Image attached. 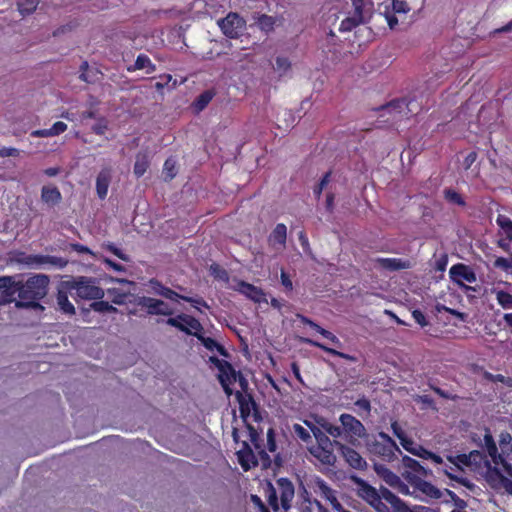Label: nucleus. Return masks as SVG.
Here are the masks:
<instances>
[{"label":"nucleus","mask_w":512,"mask_h":512,"mask_svg":"<svg viewBox=\"0 0 512 512\" xmlns=\"http://www.w3.org/2000/svg\"><path fill=\"white\" fill-rule=\"evenodd\" d=\"M406 109H408V102L406 99L398 98L391 100L390 102L376 108L375 110L380 113V118L387 116V118L382 122L388 123L389 125H394L407 115Z\"/></svg>","instance_id":"6e6552de"},{"label":"nucleus","mask_w":512,"mask_h":512,"mask_svg":"<svg viewBox=\"0 0 512 512\" xmlns=\"http://www.w3.org/2000/svg\"><path fill=\"white\" fill-rule=\"evenodd\" d=\"M315 483L321 497L327 500L333 509L340 512L343 507L338 501L335 490H333L323 479L318 478Z\"/></svg>","instance_id":"b1692460"},{"label":"nucleus","mask_w":512,"mask_h":512,"mask_svg":"<svg viewBox=\"0 0 512 512\" xmlns=\"http://www.w3.org/2000/svg\"><path fill=\"white\" fill-rule=\"evenodd\" d=\"M287 227L283 223H278L268 236V244L276 250H282L286 246Z\"/></svg>","instance_id":"aec40b11"},{"label":"nucleus","mask_w":512,"mask_h":512,"mask_svg":"<svg viewBox=\"0 0 512 512\" xmlns=\"http://www.w3.org/2000/svg\"><path fill=\"white\" fill-rule=\"evenodd\" d=\"M148 286L150 291L156 295L162 296L171 301H178L180 294L176 291L172 290L169 287L164 286L159 280L156 278H152L148 281Z\"/></svg>","instance_id":"393cba45"},{"label":"nucleus","mask_w":512,"mask_h":512,"mask_svg":"<svg viewBox=\"0 0 512 512\" xmlns=\"http://www.w3.org/2000/svg\"><path fill=\"white\" fill-rule=\"evenodd\" d=\"M163 172L165 174L166 179H173L177 174L176 169V161L172 157L168 158L163 167Z\"/></svg>","instance_id":"5fc2aeb1"},{"label":"nucleus","mask_w":512,"mask_h":512,"mask_svg":"<svg viewBox=\"0 0 512 512\" xmlns=\"http://www.w3.org/2000/svg\"><path fill=\"white\" fill-rule=\"evenodd\" d=\"M444 195L446 200H448L451 203L457 204L459 206H464L466 204L463 197L455 190L446 189L444 191Z\"/></svg>","instance_id":"4d7b16f0"},{"label":"nucleus","mask_w":512,"mask_h":512,"mask_svg":"<svg viewBox=\"0 0 512 512\" xmlns=\"http://www.w3.org/2000/svg\"><path fill=\"white\" fill-rule=\"evenodd\" d=\"M166 324L172 327L177 328L181 332H184L187 335L195 336V333H202L203 326L198 319L195 317L181 313L176 317H170L166 320Z\"/></svg>","instance_id":"f8f14e48"},{"label":"nucleus","mask_w":512,"mask_h":512,"mask_svg":"<svg viewBox=\"0 0 512 512\" xmlns=\"http://www.w3.org/2000/svg\"><path fill=\"white\" fill-rule=\"evenodd\" d=\"M341 423L342 434L344 433L348 442L352 445L366 435L365 426L360 420L351 414L343 413L339 417Z\"/></svg>","instance_id":"1a4fd4ad"},{"label":"nucleus","mask_w":512,"mask_h":512,"mask_svg":"<svg viewBox=\"0 0 512 512\" xmlns=\"http://www.w3.org/2000/svg\"><path fill=\"white\" fill-rule=\"evenodd\" d=\"M357 483L359 485L358 494L363 500L377 512H390V508L381 501L380 490L378 491L362 479H359Z\"/></svg>","instance_id":"ddd939ff"},{"label":"nucleus","mask_w":512,"mask_h":512,"mask_svg":"<svg viewBox=\"0 0 512 512\" xmlns=\"http://www.w3.org/2000/svg\"><path fill=\"white\" fill-rule=\"evenodd\" d=\"M501 475H502V472L500 471V469L498 467L491 466L490 464H488L487 470L485 473V480L488 483V485L490 486V488H492L493 490H497V483H498V480L500 479Z\"/></svg>","instance_id":"c03bdc74"},{"label":"nucleus","mask_w":512,"mask_h":512,"mask_svg":"<svg viewBox=\"0 0 512 512\" xmlns=\"http://www.w3.org/2000/svg\"><path fill=\"white\" fill-rule=\"evenodd\" d=\"M502 489L509 495H512V480L507 478L503 474L501 475L500 479L498 480L496 491H500Z\"/></svg>","instance_id":"680f3d73"},{"label":"nucleus","mask_w":512,"mask_h":512,"mask_svg":"<svg viewBox=\"0 0 512 512\" xmlns=\"http://www.w3.org/2000/svg\"><path fill=\"white\" fill-rule=\"evenodd\" d=\"M210 362L213 363L219 370V382L222 385L225 393L230 396L233 391L230 387L233 383L237 381V371L233 368L231 363L226 360H221L216 356L210 357Z\"/></svg>","instance_id":"9d476101"},{"label":"nucleus","mask_w":512,"mask_h":512,"mask_svg":"<svg viewBox=\"0 0 512 512\" xmlns=\"http://www.w3.org/2000/svg\"><path fill=\"white\" fill-rule=\"evenodd\" d=\"M423 478L418 482L411 485L414 488V492H419L426 497L431 499H438L441 497V492L438 488H436L433 484L425 480Z\"/></svg>","instance_id":"2f4dec72"},{"label":"nucleus","mask_w":512,"mask_h":512,"mask_svg":"<svg viewBox=\"0 0 512 512\" xmlns=\"http://www.w3.org/2000/svg\"><path fill=\"white\" fill-rule=\"evenodd\" d=\"M493 265L495 268L505 272L512 271V258L498 257L495 259Z\"/></svg>","instance_id":"052dcab7"},{"label":"nucleus","mask_w":512,"mask_h":512,"mask_svg":"<svg viewBox=\"0 0 512 512\" xmlns=\"http://www.w3.org/2000/svg\"><path fill=\"white\" fill-rule=\"evenodd\" d=\"M239 286L240 292L255 302H260L262 297L264 296L263 291L260 288L254 286L253 284L241 281L239 283Z\"/></svg>","instance_id":"4c0bfd02"},{"label":"nucleus","mask_w":512,"mask_h":512,"mask_svg":"<svg viewBox=\"0 0 512 512\" xmlns=\"http://www.w3.org/2000/svg\"><path fill=\"white\" fill-rule=\"evenodd\" d=\"M375 263L382 269L398 271L410 268V262L400 258H376Z\"/></svg>","instance_id":"7c9ffc66"},{"label":"nucleus","mask_w":512,"mask_h":512,"mask_svg":"<svg viewBox=\"0 0 512 512\" xmlns=\"http://www.w3.org/2000/svg\"><path fill=\"white\" fill-rule=\"evenodd\" d=\"M146 69L147 74H151L156 70L155 64L152 63L151 59L146 54H139L135 60L134 66L129 67L128 71Z\"/></svg>","instance_id":"58836bf2"},{"label":"nucleus","mask_w":512,"mask_h":512,"mask_svg":"<svg viewBox=\"0 0 512 512\" xmlns=\"http://www.w3.org/2000/svg\"><path fill=\"white\" fill-rule=\"evenodd\" d=\"M266 496L269 506L277 512L281 507L285 512L292 507V501L295 496V487L293 483L285 477L276 480V487L268 483Z\"/></svg>","instance_id":"f03ea898"},{"label":"nucleus","mask_w":512,"mask_h":512,"mask_svg":"<svg viewBox=\"0 0 512 512\" xmlns=\"http://www.w3.org/2000/svg\"><path fill=\"white\" fill-rule=\"evenodd\" d=\"M49 283L45 274H33L26 279L22 275L2 276L0 305L14 301L17 295L16 307H40L39 302L47 295Z\"/></svg>","instance_id":"f257e3e1"},{"label":"nucleus","mask_w":512,"mask_h":512,"mask_svg":"<svg viewBox=\"0 0 512 512\" xmlns=\"http://www.w3.org/2000/svg\"><path fill=\"white\" fill-rule=\"evenodd\" d=\"M376 472L383 478V480L392 487L401 485V479L398 475L383 465H375Z\"/></svg>","instance_id":"ea45409f"},{"label":"nucleus","mask_w":512,"mask_h":512,"mask_svg":"<svg viewBox=\"0 0 512 512\" xmlns=\"http://www.w3.org/2000/svg\"><path fill=\"white\" fill-rule=\"evenodd\" d=\"M483 378L489 382H493V383L499 382L508 387H512V378L506 377L502 374H492L488 371H484Z\"/></svg>","instance_id":"3c124183"},{"label":"nucleus","mask_w":512,"mask_h":512,"mask_svg":"<svg viewBox=\"0 0 512 512\" xmlns=\"http://www.w3.org/2000/svg\"><path fill=\"white\" fill-rule=\"evenodd\" d=\"M402 465L404 468L402 476L410 485H413L423 478H427L431 474L429 469L407 455L402 457Z\"/></svg>","instance_id":"9b49d317"},{"label":"nucleus","mask_w":512,"mask_h":512,"mask_svg":"<svg viewBox=\"0 0 512 512\" xmlns=\"http://www.w3.org/2000/svg\"><path fill=\"white\" fill-rule=\"evenodd\" d=\"M257 24L262 30L270 31L273 30L275 19L272 16L262 14L259 16Z\"/></svg>","instance_id":"6e6d98bb"},{"label":"nucleus","mask_w":512,"mask_h":512,"mask_svg":"<svg viewBox=\"0 0 512 512\" xmlns=\"http://www.w3.org/2000/svg\"><path fill=\"white\" fill-rule=\"evenodd\" d=\"M139 305L146 308L147 313L150 315L169 316L173 314V310L169 307V305L160 299L152 297H142L139 300Z\"/></svg>","instance_id":"dca6fc26"},{"label":"nucleus","mask_w":512,"mask_h":512,"mask_svg":"<svg viewBox=\"0 0 512 512\" xmlns=\"http://www.w3.org/2000/svg\"><path fill=\"white\" fill-rule=\"evenodd\" d=\"M336 449L340 452L345 462L355 470H366L367 461L352 447L343 444L339 441H335Z\"/></svg>","instance_id":"4468645a"},{"label":"nucleus","mask_w":512,"mask_h":512,"mask_svg":"<svg viewBox=\"0 0 512 512\" xmlns=\"http://www.w3.org/2000/svg\"><path fill=\"white\" fill-rule=\"evenodd\" d=\"M484 442L488 455L491 457L493 463H497L496 460L502 456L498 453V448L491 434L487 433L484 435Z\"/></svg>","instance_id":"49530a36"},{"label":"nucleus","mask_w":512,"mask_h":512,"mask_svg":"<svg viewBox=\"0 0 512 512\" xmlns=\"http://www.w3.org/2000/svg\"><path fill=\"white\" fill-rule=\"evenodd\" d=\"M91 308L94 311L100 312V313L116 312L117 311V309L114 306H112L109 302L103 301L101 299H98L95 302H93L91 304Z\"/></svg>","instance_id":"864d4df0"},{"label":"nucleus","mask_w":512,"mask_h":512,"mask_svg":"<svg viewBox=\"0 0 512 512\" xmlns=\"http://www.w3.org/2000/svg\"><path fill=\"white\" fill-rule=\"evenodd\" d=\"M41 200L49 207H54L61 203L62 194L54 185H45L41 189Z\"/></svg>","instance_id":"bb28decb"},{"label":"nucleus","mask_w":512,"mask_h":512,"mask_svg":"<svg viewBox=\"0 0 512 512\" xmlns=\"http://www.w3.org/2000/svg\"><path fill=\"white\" fill-rule=\"evenodd\" d=\"M195 337L202 343V345L209 351L216 350L221 356H228L227 350L223 345L218 343L211 337H205L202 333H195Z\"/></svg>","instance_id":"f704fd0d"},{"label":"nucleus","mask_w":512,"mask_h":512,"mask_svg":"<svg viewBox=\"0 0 512 512\" xmlns=\"http://www.w3.org/2000/svg\"><path fill=\"white\" fill-rule=\"evenodd\" d=\"M104 248L111 252L112 254H114L116 257H118L119 259L123 260V261H129V256L126 255L125 253H123V251L121 249H119L118 247L115 246V244L113 243H107L105 244Z\"/></svg>","instance_id":"338daca9"},{"label":"nucleus","mask_w":512,"mask_h":512,"mask_svg":"<svg viewBox=\"0 0 512 512\" xmlns=\"http://www.w3.org/2000/svg\"><path fill=\"white\" fill-rule=\"evenodd\" d=\"M301 342L305 343V344H308L310 346L319 348V349L323 350L324 352H326V353H328V354H330L332 356H336V357L345 359V360L350 361V362H356L357 361V358L355 356L347 354V353H344V352H341V351H338V350H336L334 348L328 347L325 344H323L321 342H318L316 340H313V339H310V338H302Z\"/></svg>","instance_id":"cd10ccee"},{"label":"nucleus","mask_w":512,"mask_h":512,"mask_svg":"<svg viewBox=\"0 0 512 512\" xmlns=\"http://www.w3.org/2000/svg\"><path fill=\"white\" fill-rule=\"evenodd\" d=\"M292 64L288 57L286 56H277L275 58V64L273 65V69L278 73L280 77L286 75L291 70Z\"/></svg>","instance_id":"a18cd8bd"},{"label":"nucleus","mask_w":512,"mask_h":512,"mask_svg":"<svg viewBox=\"0 0 512 512\" xmlns=\"http://www.w3.org/2000/svg\"><path fill=\"white\" fill-rule=\"evenodd\" d=\"M149 167L148 156L145 153H138L134 163L133 172L137 178L143 176Z\"/></svg>","instance_id":"79ce46f5"},{"label":"nucleus","mask_w":512,"mask_h":512,"mask_svg":"<svg viewBox=\"0 0 512 512\" xmlns=\"http://www.w3.org/2000/svg\"><path fill=\"white\" fill-rule=\"evenodd\" d=\"M236 399L239 404V411L242 419L246 422L251 414V410H255V419L258 417L257 404L251 394H243L240 391L236 392Z\"/></svg>","instance_id":"a211bd4d"},{"label":"nucleus","mask_w":512,"mask_h":512,"mask_svg":"<svg viewBox=\"0 0 512 512\" xmlns=\"http://www.w3.org/2000/svg\"><path fill=\"white\" fill-rule=\"evenodd\" d=\"M402 447L412 455L425 460H431L435 465H440L443 463L441 456L427 450L411 438H408L407 441L403 443Z\"/></svg>","instance_id":"2eb2a0df"},{"label":"nucleus","mask_w":512,"mask_h":512,"mask_svg":"<svg viewBox=\"0 0 512 512\" xmlns=\"http://www.w3.org/2000/svg\"><path fill=\"white\" fill-rule=\"evenodd\" d=\"M352 5L354 8L353 14L357 16H362L363 20L366 21L369 16L372 8L373 1L372 0H352Z\"/></svg>","instance_id":"a19ab883"},{"label":"nucleus","mask_w":512,"mask_h":512,"mask_svg":"<svg viewBox=\"0 0 512 512\" xmlns=\"http://www.w3.org/2000/svg\"><path fill=\"white\" fill-rule=\"evenodd\" d=\"M209 271H210L211 275L217 279H220L223 281H228V279H229L228 272L224 268H222L219 264L213 263L210 266Z\"/></svg>","instance_id":"13d9d810"},{"label":"nucleus","mask_w":512,"mask_h":512,"mask_svg":"<svg viewBox=\"0 0 512 512\" xmlns=\"http://www.w3.org/2000/svg\"><path fill=\"white\" fill-rule=\"evenodd\" d=\"M15 261L28 267L50 265L58 269H63L68 264V260L63 257L42 254H26L24 252H19L15 257Z\"/></svg>","instance_id":"423d86ee"},{"label":"nucleus","mask_w":512,"mask_h":512,"mask_svg":"<svg viewBox=\"0 0 512 512\" xmlns=\"http://www.w3.org/2000/svg\"><path fill=\"white\" fill-rule=\"evenodd\" d=\"M313 437L315 442L308 446V452L320 464L326 467H333L336 464V455L334 448H336L335 441L331 440L321 429L313 430Z\"/></svg>","instance_id":"7ed1b4c3"},{"label":"nucleus","mask_w":512,"mask_h":512,"mask_svg":"<svg viewBox=\"0 0 512 512\" xmlns=\"http://www.w3.org/2000/svg\"><path fill=\"white\" fill-rule=\"evenodd\" d=\"M290 432L296 440L305 444L307 448H308V446H310L314 443L313 442L314 437H313L312 433L307 428L303 427L301 424H298V423L293 424L290 429Z\"/></svg>","instance_id":"473e14b6"},{"label":"nucleus","mask_w":512,"mask_h":512,"mask_svg":"<svg viewBox=\"0 0 512 512\" xmlns=\"http://www.w3.org/2000/svg\"><path fill=\"white\" fill-rule=\"evenodd\" d=\"M111 180H112L111 168H109V167L102 168L96 177V193L100 200L106 199Z\"/></svg>","instance_id":"412c9836"},{"label":"nucleus","mask_w":512,"mask_h":512,"mask_svg":"<svg viewBox=\"0 0 512 512\" xmlns=\"http://www.w3.org/2000/svg\"><path fill=\"white\" fill-rule=\"evenodd\" d=\"M409 10L410 7L405 0H392V11H389L388 7H386L385 11V18L390 29H394L398 24L395 14H406Z\"/></svg>","instance_id":"4be33fe9"},{"label":"nucleus","mask_w":512,"mask_h":512,"mask_svg":"<svg viewBox=\"0 0 512 512\" xmlns=\"http://www.w3.org/2000/svg\"><path fill=\"white\" fill-rule=\"evenodd\" d=\"M221 32L230 39H239L246 30V20L237 12H229L217 20Z\"/></svg>","instance_id":"0eeeda50"},{"label":"nucleus","mask_w":512,"mask_h":512,"mask_svg":"<svg viewBox=\"0 0 512 512\" xmlns=\"http://www.w3.org/2000/svg\"><path fill=\"white\" fill-rule=\"evenodd\" d=\"M216 92L214 89H207L203 91L201 94H199L196 99L193 101V108L195 111L200 112L203 111L208 104L212 101V99L215 97Z\"/></svg>","instance_id":"e433bc0d"},{"label":"nucleus","mask_w":512,"mask_h":512,"mask_svg":"<svg viewBox=\"0 0 512 512\" xmlns=\"http://www.w3.org/2000/svg\"><path fill=\"white\" fill-rule=\"evenodd\" d=\"M297 317L300 319V321L303 324L309 325L312 329H314L316 332L321 334L324 338L331 341V343L334 344L336 347H338V348L342 347V342L332 332L324 329L319 324H317L316 322H314L313 320H311L310 318H308L306 316L298 315Z\"/></svg>","instance_id":"c85d7f7f"},{"label":"nucleus","mask_w":512,"mask_h":512,"mask_svg":"<svg viewBox=\"0 0 512 512\" xmlns=\"http://www.w3.org/2000/svg\"><path fill=\"white\" fill-rule=\"evenodd\" d=\"M496 300L503 309H512V294L504 290H494Z\"/></svg>","instance_id":"8fccbe9b"},{"label":"nucleus","mask_w":512,"mask_h":512,"mask_svg":"<svg viewBox=\"0 0 512 512\" xmlns=\"http://www.w3.org/2000/svg\"><path fill=\"white\" fill-rule=\"evenodd\" d=\"M266 448L269 452L274 453L277 450L276 434L273 428H269L267 431V444Z\"/></svg>","instance_id":"0e129e2a"},{"label":"nucleus","mask_w":512,"mask_h":512,"mask_svg":"<svg viewBox=\"0 0 512 512\" xmlns=\"http://www.w3.org/2000/svg\"><path fill=\"white\" fill-rule=\"evenodd\" d=\"M179 299L190 303L195 309H197L199 311H200V308H199L200 306L209 308V305L207 304V302L201 297L194 298V297L184 296V295L180 294Z\"/></svg>","instance_id":"bf43d9fd"},{"label":"nucleus","mask_w":512,"mask_h":512,"mask_svg":"<svg viewBox=\"0 0 512 512\" xmlns=\"http://www.w3.org/2000/svg\"><path fill=\"white\" fill-rule=\"evenodd\" d=\"M247 429L249 431L250 441L254 445V447L259 450V454L263 459L269 460V456L267 455L266 451L264 449H261L260 445V436L257 432V430L251 425L247 424Z\"/></svg>","instance_id":"de8ad7c7"},{"label":"nucleus","mask_w":512,"mask_h":512,"mask_svg":"<svg viewBox=\"0 0 512 512\" xmlns=\"http://www.w3.org/2000/svg\"><path fill=\"white\" fill-rule=\"evenodd\" d=\"M366 21L363 20L362 16H357L355 14H352L351 16L346 17L342 20L340 23L339 30L341 32H349L353 30L358 25L365 23Z\"/></svg>","instance_id":"37998d69"},{"label":"nucleus","mask_w":512,"mask_h":512,"mask_svg":"<svg viewBox=\"0 0 512 512\" xmlns=\"http://www.w3.org/2000/svg\"><path fill=\"white\" fill-rule=\"evenodd\" d=\"M391 429L393 434L400 440L401 445L409 438L397 421L391 423Z\"/></svg>","instance_id":"69168bd1"},{"label":"nucleus","mask_w":512,"mask_h":512,"mask_svg":"<svg viewBox=\"0 0 512 512\" xmlns=\"http://www.w3.org/2000/svg\"><path fill=\"white\" fill-rule=\"evenodd\" d=\"M412 317L415 320V322L418 323L421 327H425L428 325L426 316L424 315V313L421 310H419V309L413 310Z\"/></svg>","instance_id":"774afa93"},{"label":"nucleus","mask_w":512,"mask_h":512,"mask_svg":"<svg viewBox=\"0 0 512 512\" xmlns=\"http://www.w3.org/2000/svg\"><path fill=\"white\" fill-rule=\"evenodd\" d=\"M450 277L458 284H462L459 279L468 283H474L477 280L476 274L473 269L465 264L458 263L453 265L449 271Z\"/></svg>","instance_id":"6ab92c4d"},{"label":"nucleus","mask_w":512,"mask_h":512,"mask_svg":"<svg viewBox=\"0 0 512 512\" xmlns=\"http://www.w3.org/2000/svg\"><path fill=\"white\" fill-rule=\"evenodd\" d=\"M237 457L244 471H248L258 465V460L247 442H243V447L237 452Z\"/></svg>","instance_id":"5701e85b"},{"label":"nucleus","mask_w":512,"mask_h":512,"mask_svg":"<svg viewBox=\"0 0 512 512\" xmlns=\"http://www.w3.org/2000/svg\"><path fill=\"white\" fill-rule=\"evenodd\" d=\"M300 500L297 502L298 512H328L317 499H311L305 486L301 485Z\"/></svg>","instance_id":"f3484780"},{"label":"nucleus","mask_w":512,"mask_h":512,"mask_svg":"<svg viewBox=\"0 0 512 512\" xmlns=\"http://www.w3.org/2000/svg\"><path fill=\"white\" fill-rule=\"evenodd\" d=\"M381 501L394 512H403L406 508L403 501L386 487L380 488Z\"/></svg>","instance_id":"a878e982"},{"label":"nucleus","mask_w":512,"mask_h":512,"mask_svg":"<svg viewBox=\"0 0 512 512\" xmlns=\"http://www.w3.org/2000/svg\"><path fill=\"white\" fill-rule=\"evenodd\" d=\"M63 287L72 290L74 294L84 300H98L104 297V291L95 281L86 277L63 281Z\"/></svg>","instance_id":"39448f33"},{"label":"nucleus","mask_w":512,"mask_h":512,"mask_svg":"<svg viewBox=\"0 0 512 512\" xmlns=\"http://www.w3.org/2000/svg\"><path fill=\"white\" fill-rule=\"evenodd\" d=\"M316 424H318L320 426L322 432H324L327 436L330 435L335 439L342 436L341 426L334 425V424L330 423L324 417H317Z\"/></svg>","instance_id":"c9c22d12"},{"label":"nucleus","mask_w":512,"mask_h":512,"mask_svg":"<svg viewBox=\"0 0 512 512\" xmlns=\"http://www.w3.org/2000/svg\"><path fill=\"white\" fill-rule=\"evenodd\" d=\"M67 130V124L58 121L49 129H38L31 132L32 137H53L64 133Z\"/></svg>","instance_id":"72a5a7b5"},{"label":"nucleus","mask_w":512,"mask_h":512,"mask_svg":"<svg viewBox=\"0 0 512 512\" xmlns=\"http://www.w3.org/2000/svg\"><path fill=\"white\" fill-rule=\"evenodd\" d=\"M108 129V122L107 120L104 118V117H100L97 121V123H95L93 126H92V132L95 133L96 135H104L105 132L107 131Z\"/></svg>","instance_id":"e2e57ef3"},{"label":"nucleus","mask_w":512,"mask_h":512,"mask_svg":"<svg viewBox=\"0 0 512 512\" xmlns=\"http://www.w3.org/2000/svg\"><path fill=\"white\" fill-rule=\"evenodd\" d=\"M73 293L72 290H68L67 288L63 287V282L60 285V288L58 289L56 300L57 305L59 309L68 315L75 314V307L74 305L69 301L68 294Z\"/></svg>","instance_id":"c756f323"},{"label":"nucleus","mask_w":512,"mask_h":512,"mask_svg":"<svg viewBox=\"0 0 512 512\" xmlns=\"http://www.w3.org/2000/svg\"><path fill=\"white\" fill-rule=\"evenodd\" d=\"M497 224L507 235V241L512 240V220L504 215H498L496 219Z\"/></svg>","instance_id":"603ef678"},{"label":"nucleus","mask_w":512,"mask_h":512,"mask_svg":"<svg viewBox=\"0 0 512 512\" xmlns=\"http://www.w3.org/2000/svg\"><path fill=\"white\" fill-rule=\"evenodd\" d=\"M39 4V0H18V10L22 15L33 13Z\"/></svg>","instance_id":"09e8293b"},{"label":"nucleus","mask_w":512,"mask_h":512,"mask_svg":"<svg viewBox=\"0 0 512 512\" xmlns=\"http://www.w3.org/2000/svg\"><path fill=\"white\" fill-rule=\"evenodd\" d=\"M366 447L371 455L377 456L385 462H392L397 459V454L402 451L396 442L386 433L379 432L366 442Z\"/></svg>","instance_id":"20e7f679"}]
</instances>
